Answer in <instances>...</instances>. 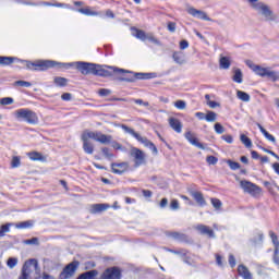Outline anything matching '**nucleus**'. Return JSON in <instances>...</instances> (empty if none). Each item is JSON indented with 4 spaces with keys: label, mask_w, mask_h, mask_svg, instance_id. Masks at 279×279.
Returning a JSON list of instances; mask_svg holds the SVG:
<instances>
[{
    "label": "nucleus",
    "mask_w": 279,
    "mask_h": 279,
    "mask_svg": "<svg viewBox=\"0 0 279 279\" xmlns=\"http://www.w3.org/2000/svg\"><path fill=\"white\" fill-rule=\"evenodd\" d=\"M112 73L128 74L120 77V82H136V80H151V77H154V74L151 73H132L124 69L100 64H96V68L94 70V75H98L99 77H112Z\"/></svg>",
    "instance_id": "f257e3e1"
},
{
    "label": "nucleus",
    "mask_w": 279,
    "mask_h": 279,
    "mask_svg": "<svg viewBox=\"0 0 279 279\" xmlns=\"http://www.w3.org/2000/svg\"><path fill=\"white\" fill-rule=\"evenodd\" d=\"M90 138L102 145H109V143L112 142V136L110 135H106L101 132L85 131L81 136V141L83 142V150L85 154L89 155H93L95 151V146L90 143Z\"/></svg>",
    "instance_id": "f03ea898"
},
{
    "label": "nucleus",
    "mask_w": 279,
    "mask_h": 279,
    "mask_svg": "<svg viewBox=\"0 0 279 279\" xmlns=\"http://www.w3.org/2000/svg\"><path fill=\"white\" fill-rule=\"evenodd\" d=\"M26 63V68L29 71H48V69H53L54 66H62L63 63L52 61V60H39L36 62L32 61H22Z\"/></svg>",
    "instance_id": "7ed1b4c3"
},
{
    "label": "nucleus",
    "mask_w": 279,
    "mask_h": 279,
    "mask_svg": "<svg viewBox=\"0 0 279 279\" xmlns=\"http://www.w3.org/2000/svg\"><path fill=\"white\" fill-rule=\"evenodd\" d=\"M71 66H75V69H77L82 75H95V69H97L96 63H88L84 61L62 63L63 69H71Z\"/></svg>",
    "instance_id": "20e7f679"
},
{
    "label": "nucleus",
    "mask_w": 279,
    "mask_h": 279,
    "mask_svg": "<svg viewBox=\"0 0 279 279\" xmlns=\"http://www.w3.org/2000/svg\"><path fill=\"white\" fill-rule=\"evenodd\" d=\"M14 117L17 121H25L29 125L38 124V114L28 108L17 109L14 112Z\"/></svg>",
    "instance_id": "39448f33"
},
{
    "label": "nucleus",
    "mask_w": 279,
    "mask_h": 279,
    "mask_svg": "<svg viewBox=\"0 0 279 279\" xmlns=\"http://www.w3.org/2000/svg\"><path fill=\"white\" fill-rule=\"evenodd\" d=\"M35 271H38V260L28 259L24 263L22 274L19 279H36L34 278Z\"/></svg>",
    "instance_id": "423d86ee"
},
{
    "label": "nucleus",
    "mask_w": 279,
    "mask_h": 279,
    "mask_svg": "<svg viewBox=\"0 0 279 279\" xmlns=\"http://www.w3.org/2000/svg\"><path fill=\"white\" fill-rule=\"evenodd\" d=\"M240 187L244 193L251 195V197H258L263 193V189L247 180L240 181Z\"/></svg>",
    "instance_id": "0eeeda50"
},
{
    "label": "nucleus",
    "mask_w": 279,
    "mask_h": 279,
    "mask_svg": "<svg viewBox=\"0 0 279 279\" xmlns=\"http://www.w3.org/2000/svg\"><path fill=\"white\" fill-rule=\"evenodd\" d=\"M253 10H256L258 14H263L265 21H275L276 16L274 15V12L271 9H269V5L257 2V4H253Z\"/></svg>",
    "instance_id": "6e6552de"
},
{
    "label": "nucleus",
    "mask_w": 279,
    "mask_h": 279,
    "mask_svg": "<svg viewBox=\"0 0 279 279\" xmlns=\"http://www.w3.org/2000/svg\"><path fill=\"white\" fill-rule=\"evenodd\" d=\"M259 77H268L271 82H279V72L271 70V68H257Z\"/></svg>",
    "instance_id": "1a4fd4ad"
},
{
    "label": "nucleus",
    "mask_w": 279,
    "mask_h": 279,
    "mask_svg": "<svg viewBox=\"0 0 279 279\" xmlns=\"http://www.w3.org/2000/svg\"><path fill=\"white\" fill-rule=\"evenodd\" d=\"M131 158H133L134 167H141L145 165V153L138 148H132L130 151Z\"/></svg>",
    "instance_id": "9d476101"
},
{
    "label": "nucleus",
    "mask_w": 279,
    "mask_h": 279,
    "mask_svg": "<svg viewBox=\"0 0 279 279\" xmlns=\"http://www.w3.org/2000/svg\"><path fill=\"white\" fill-rule=\"evenodd\" d=\"M100 279H121V269L119 267L107 268Z\"/></svg>",
    "instance_id": "9b49d317"
},
{
    "label": "nucleus",
    "mask_w": 279,
    "mask_h": 279,
    "mask_svg": "<svg viewBox=\"0 0 279 279\" xmlns=\"http://www.w3.org/2000/svg\"><path fill=\"white\" fill-rule=\"evenodd\" d=\"M77 267H80V263L78 262L70 263L68 266H65L63 271L60 274V278L61 279L71 278L73 276V274H75V270L77 269Z\"/></svg>",
    "instance_id": "f8f14e48"
},
{
    "label": "nucleus",
    "mask_w": 279,
    "mask_h": 279,
    "mask_svg": "<svg viewBox=\"0 0 279 279\" xmlns=\"http://www.w3.org/2000/svg\"><path fill=\"white\" fill-rule=\"evenodd\" d=\"M111 169L113 173H117L118 175H121L130 169V163L128 162H120V163H112Z\"/></svg>",
    "instance_id": "ddd939ff"
},
{
    "label": "nucleus",
    "mask_w": 279,
    "mask_h": 279,
    "mask_svg": "<svg viewBox=\"0 0 279 279\" xmlns=\"http://www.w3.org/2000/svg\"><path fill=\"white\" fill-rule=\"evenodd\" d=\"M187 12H189V14H191V16H194L195 19H201V21H210V17H208L206 12H204L202 10H197L195 8H190L187 10Z\"/></svg>",
    "instance_id": "4468645a"
},
{
    "label": "nucleus",
    "mask_w": 279,
    "mask_h": 279,
    "mask_svg": "<svg viewBox=\"0 0 279 279\" xmlns=\"http://www.w3.org/2000/svg\"><path fill=\"white\" fill-rule=\"evenodd\" d=\"M185 138L191 143V145H194V147H198V149H205L204 144L199 143L197 141V137L195 136V133L189 131L185 133Z\"/></svg>",
    "instance_id": "2eb2a0df"
},
{
    "label": "nucleus",
    "mask_w": 279,
    "mask_h": 279,
    "mask_svg": "<svg viewBox=\"0 0 279 279\" xmlns=\"http://www.w3.org/2000/svg\"><path fill=\"white\" fill-rule=\"evenodd\" d=\"M136 141H138V143H142L144 147H148V149H151L153 154H158V148L147 137H143L140 134L138 137H136Z\"/></svg>",
    "instance_id": "dca6fc26"
},
{
    "label": "nucleus",
    "mask_w": 279,
    "mask_h": 279,
    "mask_svg": "<svg viewBox=\"0 0 279 279\" xmlns=\"http://www.w3.org/2000/svg\"><path fill=\"white\" fill-rule=\"evenodd\" d=\"M168 123L177 134H182V122L178 118H169Z\"/></svg>",
    "instance_id": "f3484780"
},
{
    "label": "nucleus",
    "mask_w": 279,
    "mask_h": 279,
    "mask_svg": "<svg viewBox=\"0 0 279 279\" xmlns=\"http://www.w3.org/2000/svg\"><path fill=\"white\" fill-rule=\"evenodd\" d=\"M196 230H198L201 234H206L209 239H215V231L206 225L196 226Z\"/></svg>",
    "instance_id": "a211bd4d"
},
{
    "label": "nucleus",
    "mask_w": 279,
    "mask_h": 279,
    "mask_svg": "<svg viewBox=\"0 0 279 279\" xmlns=\"http://www.w3.org/2000/svg\"><path fill=\"white\" fill-rule=\"evenodd\" d=\"M238 274L239 276H241V278L243 279H253L252 278V272L250 271V269L247 268V266L241 264L238 266Z\"/></svg>",
    "instance_id": "6ab92c4d"
},
{
    "label": "nucleus",
    "mask_w": 279,
    "mask_h": 279,
    "mask_svg": "<svg viewBox=\"0 0 279 279\" xmlns=\"http://www.w3.org/2000/svg\"><path fill=\"white\" fill-rule=\"evenodd\" d=\"M108 208H110L108 204H94L90 206L89 213L97 215V213H104V210H108Z\"/></svg>",
    "instance_id": "aec40b11"
},
{
    "label": "nucleus",
    "mask_w": 279,
    "mask_h": 279,
    "mask_svg": "<svg viewBox=\"0 0 279 279\" xmlns=\"http://www.w3.org/2000/svg\"><path fill=\"white\" fill-rule=\"evenodd\" d=\"M191 195L198 206H206V199H204V194H202V192H191Z\"/></svg>",
    "instance_id": "412c9836"
},
{
    "label": "nucleus",
    "mask_w": 279,
    "mask_h": 279,
    "mask_svg": "<svg viewBox=\"0 0 279 279\" xmlns=\"http://www.w3.org/2000/svg\"><path fill=\"white\" fill-rule=\"evenodd\" d=\"M99 276V271L97 270H88L83 274H81L77 279H95Z\"/></svg>",
    "instance_id": "4be33fe9"
},
{
    "label": "nucleus",
    "mask_w": 279,
    "mask_h": 279,
    "mask_svg": "<svg viewBox=\"0 0 279 279\" xmlns=\"http://www.w3.org/2000/svg\"><path fill=\"white\" fill-rule=\"evenodd\" d=\"M16 60L14 57H1L0 56V64L1 66H10Z\"/></svg>",
    "instance_id": "5701e85b"
},
{
    "label": "nucleus",
    "mask_w": 279,
    "mask_h": 279,
    "mask_svg": "<svg viewBox=\"0 0 279 279\" xmlns=\"http://www.w3.org/2000/svg\"><path fill=\"white\" fill-rule=\"evenodd\" d=\"M172 58L177 64H184V52L177 51L173 52Z\"/></svg>",
    "instance_id": "b1692460"
},
{
    "label": "nucleus",
    "mask_w": 279,
    "mask_h": 279,
    "mask_svg": "<svg viewBox=\"0 0 279 279\" xmlns=\"http://www.w3.org/2000/svg\"><path fill=\"white\" fill-rule=\"evenodd\" d=\"M233 82H236V84H243V72H241V69L234 70Z\"/></svg>",
    "instance_id": "393cba45"
},
{
    "label": "nucleus",
    "mask_w": 279,
    "mask_h": 279,
    "mask_svg": "<svg viewBox=\"0 0 279 279\" xmlns=\"http://www.w3.org/2000/svg\"><path fill=\"white\" fill-rule=\"evenodd\" d=\"M135 34V38H138V40H142L143 43H145V40H147V34L145 33V31L135 28L134 29Z\"/></svg>",
    "instance_id": "a878e982"
},
{
    "label": "nucleus",
    "mask_w": 279,
    "mask_h": 279,
    "mask_svg": "<svg viewBox=\"0 0 279 279\" xmlns=\"http://www.w3.org/2000/svg\"><path fill=\"white\" fill-rule=\"evenodd\" d=\"M121 129L125 132V134H131V136H133L134 138H138L140 134L136 133V131H134V129H132L125 124H122Z\"/></svg>",
    "instance_id": "bb28decb"
},
{
    "label": "nucleus",
    "mask_w": 279,
    "mask_h": 279,
    "mask_svg": "<svg viewBox=\"0 0 279 279\" xmlns=\"http://www.w3.org/2000/svg\"><path fill=\"white\" fill-rule=\"evenodd\" d=\"M121 129L125 132V134H131V136H133L134 138H138L140 134L136 133V131H134V129H132L125 124H122Z\"/></svg>",
    "instance_id": "cd10ccee"
},
{
    "label": "nucleus",
    "mask_w": 279,
    "mask_h": 279,
    "mask_svg": "<svg viewBox=\"0 0 279 279\" xmlns=\"http://www.w3.org/2000/svg\"><path fill=\"white\" fill-rule=\"evenodd\" d=\"M236 97L240 99V101H250L251 97L250 94L243 92V90H236Z\"/></svg>",
    "instance_id": "c85d7f7f"
},
{
    "label": "nucleus",
    "mask_w": 279,
    "mask_h": 279,
    "mask_svg": "<svg viewBox=\"0 0 279 279\" xmlns=\"http://www.w3.org/2000/svg\"><path fill=\"white\" fill-rule=\"evenodd\" d=\"M270 239L275 245V254H278L279 252V241H278V235H276V233H274V231H270Z\"/></svg>",
    "instance_id": "c756f323"
},
{
    "label": "nucleus",
    "mask_w": 279,
    "mask_h": 279,
    "mask_svg": "<svg viewBox=\"0 0 279 279\" xmlns=\"http://www.w3.org/2000/svg\"><path fill=\"white\" fill-rule=\"evenodd\" d=\"M53 82H54L56 86H61L62 87V86H66L69 80H66L62 76H56L53 78Z\"/></svg>",
    "instance_id": "7c9ffc66"
},
{
    "label": "nucleus",
    "mask_w": 279,
    "mask_h": 279,
    "mask_svg": "<svg viewBox=\"0 0 279 279\" xmlns=\"http://www.w3.org/2000/svg\"><path fill=\"white\" fill-rule=\"evenodd\" d=\"M205 121H207L208 123H215V121H217V114L215 113V111H207Z\"/></svg>",
    "instance_id": "2f4dec72"
},
{
    "label": "nucleus",
    "mask_w": 279,
    "mask_h": 279,
    "mask_svg": "<svg viewBox=\"0 0 279 279\" xmlns=\"http://www.w3.org/2000/svg\"><path fill=\"white\" fill-rule=\"evenodd\" d=\"M77 12L85 14V16H97V12L92 11L90 8L78 9Z\"/></svg>",
    "instance_id": "473e14b6"
},
{
    "label": "nucleus",
    "mask_w": 279,
    "mask_h": 279,
    "mask_svg": "<svg viewBox=\"0 0 279 279\" xmlns=\"http://www.w3.org/2000/svg\"><path fill=\"white\" fill-rule=\"evenodd\" d=\"M220 69H230V59L228 57L220 58Z\"/></svg>",
    "instance_id": "72a5a7b5"
},
{
    "label": "nucleus",
    "mask_w": 279,
    "mask_h": 279,
    "mask_svg": "<svg viewBox=\"0 0 279 279\" xmlns=\"http://www.w3.org/2000/svg\"><path fill=\"white\" fill-rule=\"evenodd\" d=\"M34 227V221L33 220H28V221H24V222H20L16 225V228L20 229H26V228H33Z\"/></svg>",
    "instance_id": "f704fd0d"
},
{
    "label": "nucleus",
    "mask_w": 279,
    "mask_h": 279,
    "mask_svg": "<svg viewBox=\"0 0 279 279\" xmlns=\"http://www.w3.org/2000/svg\"><path fill=\"white\" fill-rule=\"evenodd\" d=\"M9 269H14L16 265H19V258L10 257L7 262Z\"/></svg>",
    "instance_id": "c9c22d12"
},
{
    "label": "nucleus",
    "mask_w": 279,
    "mask_h": 279,
    "mask_svg": "<svg viewBox=\"0 0 279 279\" xmlns=\"http://www.w3.org/2000/svg\"><path fill=\"white\" fill-rule=\"evenodd\" d=\"M246 66H247L248 69L253 70V72H254L255 75H258V72H257L258 69H263V66L256 65V64H254L252 61H246Z\"/></svg>",
    "instance_id": "e433bc0d"
},
{
    "label": "nucleus",
    "mask_w": 279,
    "mask_h": 279,
    "mask_svg": "<svg viewBox=\"0 0 279 279\" xmlns=\"http://www.w3.org/2000/svg\"><path fill=\"white\" fill-rule=\"evenodd\" d=\"M241 143H243V145H245V147L250 148L252 147V140H250V137H247L245 134H242L240 136Z\"/></svg>",
    "instance_id": "4c0bfd02"
},
{
    "label": "nucleus",
    "mask_w": 279,
    "mask_h": 279,
    "mask_svg": "<svg viewBox=\"0 0 279 279\" xmlns=\"http://www.w3.org/2000/svg\"><path fill=\"white\" fill-rule=\"evenodd\" d=\"M13 86H21L22 88H29L32 86L31 82L27 81H15Z\"/></svg>",
    "instance_id": "58836bf2"
},
{
    "label": "nucleus",
    "mask_w": 279,
    "mask_h": 279,
    "mask_svg": "<svg viewBox=\"0 0 279 279\" xmlns=\"http://www.w3.org/2000/svg\"><path fill=\"white\" fill-rule=\"evenodd\" d=\"M28 158L32 160H43V155L38 151H32L27 154Z\"/></svg>",
    "instance_id": "ea45409f"
},
{
    "label": "nucleus",
    "mask_w": 279,
    "mask_h": 279,
    "mask_svg": "<svg viewBox=\"0 0 279 279\" xmlns=\"http://www.w3.org/2000/svg\"><path fill=\"white\" fill-rule=\"evenodd\" d=\"M227 163L232 171H236L238 169H241V163L236 161L228 160Z\"/></svg>",
    "instance_id": "a19ab883"
},
{
    "label": "nucleus",
    "mask_w": 279,
    "mask_h": 279,
    "mask_svg": "<svg viewBox=\"0 0 279 279\" xmlns=\"http://www.w3.org/2000/svg\"><path fill=\"white\" fill-rule=\"evenodd\" d=\"M10 232V223L2 225L0 227V239L1 236H5V233Z\"/></svg>",
    "instance_id": "79ce46f5"
},
{
    "label": "nucleus",
    "mask_w": 279,
    "mask_h": 279,
    "mask_svg": "<svg viewBox=\"0 0 279 279\" xmlns=\"http://www.w3.org/2000/svg\"><path fill=\"white\" fill-rule=\"evenodd\" d=\"M174 107H177L178 110H186V101H184V100H177L174 102Z\"/></svg>",
    "instance_id": "37998d69"
},
{
    "label": "nucleus",
    "mask_w": 279,
    "mask_h": 279,
    "mask_svg": "<svg viewBox=\"0 0 279 279\" xmlns=\"http://www.w3.org/2000/svg\"><path fill=\"white\" fill-rule=\"evenodd\" d=\"M214 130L216 132V134H223V132H226V129L223 128V125H221V123L217 122L214 125Z\"/></svg>",
    "instance_id": "c03bdc74"
},
{
    "label": "nucleus",
    "mask_w": 279,
    "mask_h": 279,
    "mask_svg": "<svg viewBox=\"0 0 279 279\" xmlns=\"http://www.w3.org/2000/svg\"><path fill=\"white\" fill-rule=\"evenodd\" d=\"M1 106H12L14 104V99L10 97H4L0 100Z\"/></svg>",
    "instance_id": "a18cd8bd"
},
{
    "label": "nucleus",
    "mask_w": 279,
    "mask_h": 279,
    "mask_svg": "<svg viewBox=\"0 0 279 279\" xmlns=\"http://www.w3.org/2000/svg\"><path fill=\"white\" fill-rule=\"evenodd\" d=\"M146 40H149V43H153L154 45H160V40L154 37V34L148 33L146 36Z\"/></svg>",
    "instance_id": "49530a36"
},
{
    "label": "nucleus",
    "mask_w": 279,
    "mask_h": 279,
    "mask_svg": "<svg viewBox=\"0 0 279 279\" xmlns=\"http://www.w3.org/2000/svg\"><path fill=\"white\" fill-rule=\"evenodd\" d=\"M11 167L13 169H16L17 167H21V158L20 157H13L11 161Z\"/></svg>",
    "instance_id": "de8ad7c7"
},
{
    "label": "nucleus",
    "mask_w": 279,
    "mask_h": 279,
    "mask_svg": "<svg viewBox=\"0 0 279 279\" xmlns=\"http://www.w3.org/2000/svg\"><path fill=\"white\" fill-rule=\"evenodd\" d=\"M206 162L209 165H217V162H219V159L215 156H207Z\"/></svg>",
    "instance_id": "09e8293b"
},
{
    "label": "nucleus",
    "mask_w": 279,
    "mask_h": 279,
    "mask_svg": "<svg viewBox=\"0 0 279 279\" xmlns=\"http://www.w3.org/2000/svg\"><path fill=\"white\" fill-rule=\"evenodd\" d=\"M211 204L216 210H219V208L222 206V203L219 201V198H211Z\"/></svg>",
    "instance_id": "8fccbe9b"
},
{
    "label": "nucleus",
    "mask_w": 279,
    "mask_h": 279,
    "mask_svg": "<svg viewBox=\"0 0 279 279\" xmlns=\"http://www.w3.org/2000/svg\"><path fill=\"white\" fill-rule=\"evenodd\" d=\"M98 94H99L100 97H108V95L112 94V90L106 89V88H101V89H99Z\"/></svg>",
    "instance_id": "3c124183"
},
{
    "label": "nucleus",
    "mask_w": 279,
    "mask_h": 279,
    "mask_svg": "<svg viewBox=\"0 0 279 279\" xmlns=\"http://www.w3.org/2000/svg\"><path fill=\"white\" fill-rule=\"evenodd\" d=\"M24 245H38V238L24 240Z\"/></svg>",
    "instance_id": "603ef678"
},
{
    "label": "nucleus",
    "mask_w": 279,
    "mask_h": 279,
    "mask_svg": "<svg viewBox=\"0 0 279 279\" xmlns=\"http://www.w3.org/2000/svg\"><path fill=\"white\" fill-rule=\"evenodd\" d=\"M229 265L232 269L236 267V258H234L233 254H229Z\"/></svg>",
    "instance_id": "864d4df0"
},
{
    "label": "nucleus",
    "mask_w": 279,
    "mask_h": 279,
    "mask_svg": "<svg viewBox=\"0 0 279 279\" xmlns=\"http://www.w3.org/2000/svg\"><path fill=\"white\" fill-rule=\"evenodd\" d=\"M133 101L137 106H144L145 108H149V102L144 101L143 99H133Z\"/></svg>",
    "instance_id": "5fc2aeb1"
},
{
    "label": "nucleus",
    "mask_w": 279,
    "mask_h": 279,
    "mask_svg": "<svg viewBox=\"0 0 279 279\" xmlns=\"http://www.w3.org/2000/svg\"><path fill=\"white\" fill-rule=\"evenodd\" d=\"M221 140L228 143L229 145H232V143H234V138L232 137V135H222Z\"/></svg>",
    "instance_id": "6e6d98bb"
},
{
    "label": "nucleus",
    "mask_w": 279,
    "mask_h": 279,
    "mask_svg": "<svg viewBox=\"0 0 279 279\" xmlns=\"http://www.w3.org/2000/svg\"><path fill=\"white\" fill-rule=\"evenodd\" d=\"M265 138H267V141H269L270 143H274V145H276V137H274V135L269 134V132H265L264 133Z\"/></svg>",
    "instance_id": "4d7b16f0"
},
{
    "label": "nucleus",
    "mask_w": 279,
    "mask_h": 279,
    "mask_svg": "<svg viewBox=\"0 0 279 279\" xmlns=\"http://www.w3.org/2000/svg\"><path fill=\"white\" fill-rule=\"evenodd\" d=\"M170 208L172 210H178L180 208V203H178V199H172L171 201Z\"/></svg>",
    "instance_id": "13d9d810"
},
{
    "label": "nucleus",
    "mask_w": 279,
    "mask_h": 279,
    "mask_svg": "<svg viewBox=\"0 0 279 279\" xmlns=\"http://www.w3.org/2000/svg\"><path fill=\"white\" fill-rule=\"evenodd\" d=\"M101 151H102V154H104V156H105L106 158H112V154L110 153V148L104 147V148L101 149Z\"/></svg>",
    "instance_id": "bf43d9fd"
},
{
    "label": "nucleus",
    "mask_w": 279,
    "mask_h": 279,
    "mask_svg": "<svg viewBox=\"0 0 279 279\" xmlns=\"http://www.w3.org/2000/svg\"><path fill=\"white\" fill-rule=\"evenodd\" d=\"M216 264L218 267H223V257H221L219 254H216Z\"/></svg>",
    "instance_id": "052dcab7"
},
{
    "label": "nucleus",
    "mask_w": 279,
    "mask_h": 279,
    "mask_svg": "<svg viewBox=\"0 0 279 279\" xmlns=\"http://www.w3.org/2000/svg\"><path fill=\"white\" fill-rule=\"evenodd\" d=\"M180 49L184 50V49H189V41H186L185 39L180 41Z\"/></svg>",
    "instance_id": "680f3d73"
},
{
    "label": "nucleus",
    "mask_w": 279,
    "mask_h": 279,
    "mask_svg": "<svg viewBox=\"0 0 279 279\" xmlns=\"http://www.w3.org/2000/svg\"><path fill=\"white\" fill-rule=\"evenodd\" d=\"M253 243H263V233H257V238L253 239Z\"/></svg>",
    "instance_id": "e2e57ef3"
},
{
    "label": "nucleus",
    "mask_w": 279,
    "mask_h": 279,
    "mask_svg": "<svg viewBox=\"0 0 279 279\" xmlns=\"http://www.w3.org/2000/svg\"><path fill=\"white\" fill-rule=\"evenodd\" d=\"M71 97H72L71 93H64L62 94L61 99L63 101H71Z\"/></svg>",
    "instance_id": "0e129e2a"
},
{
    "label": "nucleus",
    "mask_w": 279,
    "mask_h": 279,
    "mask_svg": "<svg viewBox=\"0 0 279 279\" xmlns=\"http://www.w3.org/2000/svg\"><path fill=\"white\" fill-rule=\"evenodd\" d=\"M207 106H209V108H219V102L215 101V100H211V101H208Z\"/></svg>",
    "instance_id": "69168bd1"
},
{
    "label": "nucleus",
    "mask_w": 279,
    "mask_h": 279,
    "mask_svg": "<svg viewBox=\"0 0 279 279\" xmlns=\"http://www.w3.org/2000/svg\"><path fill=\"white\" fill-rule=\"evenodd\" d=\"M168 29L173 34L175 32V23L169 22Z\"/></svg>",
    "instance_id": "338daca9"
},
{
    "label": "nucleus",
    "mask_w": 279,
    "mask_h": 279,
    "mask_svg": "<svg viewBox=\"0 0 279 279\" xmlns=\"http://www.w3.org/2000/svg\"><path fill=\"white\" fill-rule=\"evenodd\" d=\"M272 169H274L275 173H277V175H279V163L278 162L272 163Z\"/></svg>",
    "instance_id": "774afa93"
}]
</instances>
